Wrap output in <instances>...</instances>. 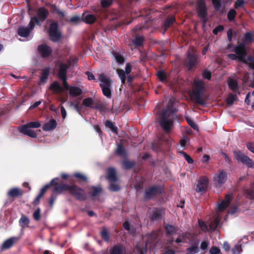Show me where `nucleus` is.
Here are the masks:
<instances>
[{
    "mask_svg": "<svg viewBox=\"0 0 254 254\" xmlns=\"http://www.w3.org/2000/svg\"><path fill=\"white\" fill-rule=\"evenodd\" d=\"M110 185L109 187V190L111 191H119L121 188L119 184L116 183V182H109Z\"/></svg>",
    "mask_w": 254,
    "mask_h": 254,
    "instance_id": "obj_40",
    "label": "nucleus"
},
{
    "mask_svg": "<svg viewBox=\"0 0 254 254\" xmlns=\"http://www.w3.org/2000/svg\"><path fill=\"white\" fill-rule=\"evenodd\" d=\"M69 93L70 96L73 97H77L80 95L82 93V90L77 86H70L69 90Z\"/></svg>",
    "mask_w": 254,
    "mask_h": 254,
    "instance_id": "obj_25",
    "label": "nucleus"
},
{
    "mask_svg": "<svg viewBox=\"0 0 254 254\" xmlns=\"http://www.w3.org/2000/svg\"><path fill=\"white\" fill-rule=\"evenodd\" d=\"M70 64L61 63L59 65L58 76L60 79L67 77V72Z\"/></svg>",
    "mask_w": 254,
    "mask_h": 254,
    "instance_id": "obj_20",
    "label": "nucleus"
},
{
    "mask_svg": "<svg viewBox=\"0 0 254 254\" xmlns=\"http://www.w3.org/2000/svg\"><path fill=\"white\" fill-rule=\"evenodd\" d=\"M38 50L43 58H47L52 54V48L46 44H41L39 45Z\"/></svg>",
    "mask_w": 254,
    "mask_h": 254,
    "instance_id": "obj_14",
    "label": "nucleus"
},
{
    "mask_svg": "<svg viewBox=\"0 0 254 254\" xmlns=\"http://www.w3.org/2000/svg\"><path fill=\"white\" fill-rule=\"evenodd\" d=\"M60 194L57 192H52L49 199V205L51 207H53L55 201L57 199L58 196Z\"/></svg>",
    "mask_w": 254,
    "mask_h": 254,
    "instance_id": "obj_47",
    "label": "nucleus"
},
{
    "mask_svg": "<svg viewBox=\"0 0 254 254\" xmlns=\"http://www.w3.org/2000/svg\"><path fill=\"white\" fill-rule=\"evenodd\" d=\"M19 240V237H12L6 240L5 241H4L2 246H1V251L10 249L13 246L15 243H17Z\"/></svg>",
    "mask_w": 254,
    "mask_h": 254,
    "instance_id": "obj_16",
    "label": "nucleus"
},
{
    "mask_svg": "<svg viewBox=\"0 0 254 254\" xmlns=\"http://www.w3.org/2000/svg\"><path fill=\"white\" fill-rule=\"evenodd\" d=\"M227 178V173L223 170H219L217 174H216L214 177V181L217 187H221L225 184Z\"/></svg>",
    "mask_w": 254,
    "mask_h": 254,
    "instance_id": "obj_12",
    "label": "nucleus"
},
{
    "mask_svg": "<svg viewBox=\"0 0 254 254\" xmlns=\"http://www.w3.org/2000/svg\"><path fill=\"white\" fill-rule=\"evenodd\" d=\"M109 252V254H127V250L123 244H118L111 247Z\"/></svg>",
    "mask_w": 254,
    "mask_h": 254,
    "instance_id": "obj_17",
    "label": "nucleus"
},
{
    "mask_svg": "<svg viewBox=\"0 0 254 254\" xmlns=\"http://www.w3.org/2000/svg\"><path fill=\"white\" fill-rule=\"evenodd\" d=\"M19 223L22 228L24 229L26 227H28L29 220L26 216L22 215L19 219Z\"/></svg>",
    "mask_w": 254,
    "mask_h": 254,
    "instance_id": "obj_36",
    "label": "nucleus"
},
{
    "mask_svg": "<svg viewBox=\"0 0 254 254\" xmlns=\"http://www.w3.org/2000/svg\"><path fill=\"white\" fill-rule=\"evenodd\" d=\"M175 113V111L170 108L164 111L162 113L159 124L161 127L165 132L168 133L170 132L173 126V121L169 119L167 116L170 117L174 115Z\"/></svg>",
    "mask_w": 254,
    "mask_h": 254,
    "instance_id": "obj_4",
    "label": "nucleus"
},
{
    "mask_svg": "<svg viewBox=\"0 0 254 254\" xmlns=\"http://www.w3.org/2000/svg\"><path fill=\"white\" fill-rule=\"evenodd\" d=\"M116 153L117 155L123 157H126L127 155V151L122 144L118 145Z\"/></svg>",
    "mask_w": 254,
    "mask_h": 254,
    "instance_id": "obj_30",
    "label": "nucleus"
},
{
    "mask_svg": "<svg viewBox=\"0 0 254 254\" xmlns=\"http://www.w3.org/2000/svg\"><path fill=\"white\" fill-rule=\"evenodd\" d=\"M60 79L62 81L63 87L64 90L66 91L69 90L70 86H69L67 82V77L61 78Z\"/></svg>",
    "mask_w": 254,
    "mask_h": 254,
    "instance_id": "obj_60",
    "label": "nucleus"
},
{
    "mask_svg": "<svg viewBox=\"0 0 254 254\" xmlns=\"http://www.w3.org/2000/svg\"><path fill=\"white\" fill-rule=\"evenodd\" d=\"M96 20V16L91 14H86L84 17L83 21L88 24H93Z\"/></svg>",
    "mask_w": 254,
    "mask_h": 254,
    "instance_id": "obj_35",
    "label": "nucleus"
},
{
    "mask_svg": "<svg viewBox=\"0 0 254 254\" xmlns=\"http://www.w3.org/2000/svg\"><path fill=\"white\" fill-rule=\"evenodd\" d=\"M49 68L47 67L42 70L41 76L40 77V81L42 82H45L49 75Z\"/></svg>",
    "mask_w": 254,
    "mask_h": 254,
    "instance_id": "obj_37",
    "label": "nucleus"
},
{
    "mask_svg": "<svg viewBox=\"0 0 254 254\" xmlns=\"http://www.w3.org/2000/svg\"><path fill=\"white\" fill-rule=\"evenodd\" d=\"M186 121L189 126L192 128L193 129H198V127L195 123L190 118H186Z\"/></svg>",
    "mask_w": 254,
    "mask_h": 254,
    "instance_id": "obj_57",
    "label": "nucleus"
},
{
    "mask_svg": "<svg viewBox=\"0 0 254 254\" xmlns=\"http://www.w3.org/2000/svg\"><path fill=\"white\" fill-rule=\"evenodd\" d=\"M98 80L103 94L107 98H111L113 91L112 80L107 77L104 73H101L99 75Z\"/></svg>",
    "mask_w": 254,
    "mask_h": 254,
    "instance_id": "obj_3",
    "label": "nucleus"
},
{
    "mask_svg": "<svg viewBox=\"0 0 254 254\" xmlns=\"http://www.w3.org/2000/svg\"><path fill=\"white\" fill-rule=\"evenodd\" d=\"M89 194L92 197H96L102 192V189L100 187L92 186L90 189Z\"/></svg>",
    "mask_w": 254,
    "mask_h": 254,
    "instance_id": "obj_28",
    "label": "nucleus"
},
{
    "mask_svg": "<svg viewBox=\"0 0 254 254\" xmlns=\"http://www.w3.org/2000/svg\"><path fill=\"white\" fill-rule=\"evenodd\" d=\"M196 11L198 17L204 24L207 22L208 8L205 0H197L196 5Z\"/></svg>",
    "mask_w": 254,
    "mask_h": 254,
    "instance_id": "obj_5",
    "label": "nucleus"
},
{
    "mask_svg": "<svg viewBox=\"0 0 254 254\" xmlns=\"http://www.w3.org/2000/svg\"><path fill=\"white\" fill-rule=\"evenodd\" d=\"M123 167L125 170H128L133 168L136 165V162L134 161H129L125 160L122 162Z\"/></svg>",
    "mask_w": 254,
    "mask_h": 254,
    "instance_id": "obj_34",
    "label": "nucleus"
},
{
    "mask_svg": "<svg viewBox=\"0 0 254 254\" xmlns=\"http://www.w3.org/2000/svg\"><path fill=\"white\" fill-rule=\"evenodd\" d=\"M208 179L206 177H201L198 181L196 188V191L198 192L204 193L208 187Z\"/></svg>",
    "mask_w": 254,
    "mask_h": 254,
    "instance_id": "obj_13",
    "label": "nucleus"
},
{
    "mask_svg": "<svg viewBox=\"0 0 254 254\" xmlns=\"http://www.w3.org/2000/svg\"><path fill=\"white\" fill-rule=\"evenodd\" d=\"M156 75L161 82L164 81L167 78L166 74L163 70L158 71L156 73Z\"/></svg>",
    "mask_w": 254,
    "mask_h": 254,
    "instance_id": "obj_49",
    "label": "nucleus"
},
{
    "mask_svg": "<svg viewBox=\"0 0 254 254\" xmlns=\"http://www.w3.org/2000/svg\"><path fill=\"white\" fill-rule=\"evenodd\" d=\"M165 229L167 235H172L176 231L175 227L173 225L170 224L166 225L165 226Z\"/></svg>",
    "mask_w": 254,
    "mask_h": 254,
    "instance_id": "obj_43",
    "label": "nucleus"
},
{
    "mask_svg": "<svg viewBox=\"0 0 254 254\" xmlns=\"http://www.w3.org/2000/svg\"><path fill=\"white\" fill-rule=\"evenodd\" d=\"M31 32L27 27L20 26L17 29V34L22 37H27Z\"/></svg>",
    "mask_w": 254,
    "mask_h": 254,
    "instance_id": "obj_24",
    "label": "nucleus"
},
{
    "mask_svg": "<svg viewBox=\"0 0 254 254\" xmlns=\"http://www.w3.org/2000/svg\"><path fill=\"white\" fill-rule=\"evenodd\" d=\"M244 40L247 42L252 43L253 41L252 34L250 32H246L244 35Z\"/></svg>",
    "mask_w": 254,
    "mask_h": 254,
    "instance_id": "obj_54",
    "label": "nucleus"
},
{
    "mask_svg": "<svg viewBox=\"0 0 254 254\" xmlns=\"http://www.w3.org/2000/svg\"><path fill=\"white\" fill-rule=\"evenodd\" d=\"M33 218L36 221H39L41 218V209L38 207L33 214Z\"/></svg>",
    "mask_w": 254,
    "mask_h": 254,
    "instance_id": "obj_53",
    "label": "nucleus"
},
{
    "mask_svg": "<svg viewBox=\"0 0 254 254\" xmlns=\"http://www.w3.org/2000/svg\"><path fill=\"white\" fill-rule=\"evenodd\" d=\"M50 89L55 92L60 93L64 91V88L60 85L59 83L56 81L51 84Z\"/></svg>",
    "mask_w": 254,
    "mask_h": 254,
    "instance_id": "obj_29",
    "label": "nucleus"
},
{
    "mask_svg": "<svg viewBox=\"0 0 254 254\" xmlns=\"http://www.w3.org/2000/svg\"><path fill=\"white\" fill-rule=\"evenodd\" d=\"M163 188L159 185H153L145 190L144 198L150 200L163 193Z\"/></svg>",
    "mask_w": 254,
    "mask_h": 254,
    "instance_id": "obj_8",
    "label": "nucleus"
},
{
    "mask_svg": "<svg viewBox=\"0 0 254 254\" xmlns=\"http://www.w3.org/2000/svg\"><path fill=\"white\" fill-rule=\"evenodd\" d=\"M107 179L109 182H117L118 178L116 171L114 168H109L107 170Z\"/></svg>",
    "mask_w": 254,
    "mask_h": 254,
    "instance_id": "obj_23",
    "label": "nucleus"
},
{
    "mask_svg": "<svg viewBox=\"0 0 254 254\" xmlns=\"http://www.w3.org/2000/svg\"><path fill=\"white\" fill-rule=\"evenodd\" d=\"M241 251H242V249H241V246H240L239 245H236L232 249V252L234 254H240Z\"/></svg>",
    "mask_w": 254,
    "mask_h": 254,
    "instance_id": "obj_63",
    "label": "nucleus"
},
{
    "mask_svg": "<svg viewBox=\"0 0 254 254\" xmlns=\"http://www.w3.org/2000/svg\"><path fill=\"white\" fill-rule=\"evenodd\" d=\"M113 2V0H101V4L103 7L106 8L110 6Z\"/></svg>",
    "mask_w": 254,
    "mask_h": 254,
    "instance_id": "obj_59",
    "label": "nucleus"
},
{
    "mask_svg": "<svg viewBox=\"0 0 254 254\" xmlns=\"http://www.w3.org/2000/svg\"><path fill=\"white\" fill-rule=\"evenodd\" d=\"M227 84L229 89L234 92L240 93L239 91V87L237 79H233L231 77H228L227 79Z\"/></svg>",
    "mask_w": 254,
    "mask_h": 254,
    "instance_id": "obj_19",
    "label": "nucleus"
},
{
    "mask_svg": "<svg viewBox=\"0 0 254 254\" xmlns=\"http://www.w3.org/2000/svg\"><path fill=\"white\" fill-rule=\"evenodd\" d=\"M164 215V212L160 208H154L150 213L149 218L151 221H160Z\"/></svg>",
    "mask_w": 254,
    "mask_h": 254,
    "instance_id": "obj_15",
    "label": "nucleus"
},
{
    "mask_svg": "<svg viewBox=\"0 0 254 254\" xmlns=\"http://www.w3.org/2000/svg\"><path fill=\"white\" fill-rule=\"evenodd\" d=\"M199 252V249L198 247V242H196L194 244L186 249L187 254H197Z\"/></svg>",
    "mask_w": 254,
    "mask_h": 254,
    "instance_id": "obj_27",
    "label": "nucleus"
},
{
    "mask_svg": "<svg viewBox=\"0 0 254 254\" xmlns=\"http://www.w3.org/2000/svg\"><path fill=\"white\" fill-rule=\"evenodd\" d=\"M94 103L93 99L91 97L85 98L82 101L83 105L87 107L92 108V105Z\"/></svg>",
    "mask_w": 254,
    "mask_h": 254,
    "instance_id": "obj_44",
    "label": "nucleus"
},
{
    "mask_svg": "<svg viewBox=\"0 0 254 254\" xmlns=\"http://www.w3.org/2000/svg\"><path fill=\"white\" fill-rule=\"evenodd\" d=\"M195 88L190 95V99L195 103L204 106L206 104L207 98L203 97V91L204 89V83L200 79L194 81Z\"/></svg>",
    "mask_w": 254,
    "mask_h": 254,
    "instance_id": "obj_2",
    "label": "nucleus"
},
{
    "mask_svg": "<svg viewBox=\"0 0 254 254\" xmlns=\"http://www.w3.org/2000/svg\"><path fill=\"white\" fill-rule=\"evenodd\" d=\"M73 177L75 178L78 182H86L87 181V178L85 175L78 172L74 173Z\"/></svg>",
    "mask_w": 254,
    "mask_h": 254,
    "instance_id": "obj_39",
    "label": "nucleus"
},
{
    "mask_svg": "<svg viewBox=\"0 0 254 254\" xmlns=\"http://www.w3.org/2000/svg\"><path fill=\"white\" fill-rule=\"evenodd\" d=\"M180 153L183 155L185 160L188 162L189 164H192L193 163V159L190 157V156L189 155H188L185 152L182 151L180 152Z\"/></svg>",
    "mask_w": 254,
    "mask_h": 254,
    "instance_id": "obj_56",
    "label": "nucleus"
},
{
    "mask_svg": "<svg viewBox=\"0 0 254 254\" xmlns=\"http://www.w3.org/2000/svg\"><path fill=\"white\" fill-rule=\"evenodd\" d=\"M116 60L117 62L120 64H122L124 63L125 62V59L124 57L121 55V54H119V53H115L114 54Z\"/></svg>",
    "mask_w": 254,
    "mask_h": 254,
    "instance_id": "obj_52",
    "label": "nucleus"
},
{
    "mask_svg": "<svg viewBox=\"0 0 254 254\" xmlns=\"http://www.w3.org/2000/svg\"><path fill=\"white\" fill-rule=\"evenodd\" d=\"M117 73L123 84H125L126 80V73L123 69H118Z\"/></svg>",
    "mask_w": 254,
    "mask_h": 254,
    "instance_id": "obj_41",
    "label": "nucleus"
},
{
    "mask_svg": "<svg viewBox=\"0 0 254 254\" xmlns=\"http://www.w3.org/2000/svg\"><path fill=\"white\" fill-rule=\"evenodd\" d=\"M224 30V27L222 25H218L213 30V33L217 35L218 32H222Z\"/></svg>",
    "mask_w": 254,
    "mask_h": 254,
    "instance_id": "obj_62",
    "label": "nucleus"
},
{
    "mask_svg": "<svg viewBox=\"0 0 254 254\" xmlns=\"http://www.w3.org/2000/svg\"><path fill=\"white\" fill-rule=\"evenodd\" d=\"M58 178L53 179L49 184L51 186H55L52 189L53 192H57L58 194H63L64 191H68L69 193L79 201H84L86 198L85 191L83 189L76 185H68L66 184H59Z\"/></svg>",
    "mask_w": 254,
    "mask_h": 254,
    "instance_id": "obj_1",
    "label": "nucleus"
},
{
    "mask_svg": "<svg viewBox=\"0 0 254 254\" xmlns=\"http://www.w3.org/2000/svg\"><path fill=\"white\" fill-rule=\"evenodd\" d=\"M203 78L210 80L211 78V73L208 70H205L202 73Z\"/></svg>",
    "mask_w": 254,
    "mask_h": 254,
    "instance_id": "obj_61",
    "label": "nucleus"
},
{
    "mask_svg": "<svg viewBox=\"0 0 254 254\" xmlns=\"http://www.w3.org/2000/svg\"><path fill=\"white\" fill-rule=\"evenodd\" d=\"M237 14V12L234 9H231L227 13V18L230 21H233Z\"/></svg>",
    "mask_w": 254,
    "mask_h": 254,
    "instance_id": "obj_45",
    "label": "nucleus"
},
{
    "mask_svg": "<svg viewBox=\"0 0 254 254\" xmlns=\"http://www.w3.org/2000/svg\"><path fill=\"white\" fill-rule=\"evenodd\" d=\"M230 204L226 202V201L222 200L220 203L218 204V209L219 211L222 212L224 211Z\"/></svg>",
    "mask_w": 254,
    "mask_h": 254,
    "instance_id": "obj_48",
    "label": "nucleus"
},
{
    "mask_svg": "<svg viewBox=\"0 0 254 254\" xmlns=\"http://www.w3.org/2000/svg\"><path fill=\"white\" fill-rule=\"evenodd\" d=\"M29 128H38L41 126V124L39 122H31L24 125Z\"/></svg>",
    "mask_w": 254,
    "mask_h": 254,
    "instance_id": "obj_50",
    "label": "nucleus"
},
{
    "mask_svg": "<svg viewBox=\"0 0 254 254\" xmlns=\"http://www.w3.org/2000/svg\"><path fill=\"white\" fill-rule=\"evenodd\" d=\"M197 55L194 53L189 52L185 61V66L188 70H190L194 67L197 64Z\"/></svg>",
    "mask_w": 254,
    "mask_h": 254,
    "instance_id": "obj_11",
    "label": "nucleus"
},
{
    "mask_svg": "<svg viewBox=\"0 0 254 254\" xmlns=\"http://www.w3.org/2000/svg\"><path fill=\"white\" fill-rule=\"evenodd\" d=\"M220 218L219 216H216L213 221H212L209 225V228L212 231H215L217 226H218L220 222Z\"/></svg>",
    "mask_w": 254,
    "mask_h": 254,
    "instance_id": "obj_38",
    "label": "nucleus"
},
{
    "mask_svg": "<svg viewBox=\"0 0 254 254\" xmlns=\"http://www.w3.org/2000/svg\"><path fill=\"white\" fill-rule=\"evenodd\" d=\"M64 20L71 23H78L80 21L81 19L80 16L75 15L71 17L70 19H64Z\"/></svg>",
    "mask_w": 254,
    "mask_h": 254,
    "instance_id": "obj_51",
    "label": "nucleus"
},
{
    "mask_svg": "<svg viewBox=\"0 0 254 254\" xmlns=\"http://www.w3.org/2000/svg\"><path fill=\"white\" fill-rule=\"evenodd\" d=\"M144 40V37L143 36L136 35L132 39V42L136 47H140L143 46Z\"/></svg>",
    "mask_w": 254,
    "mask_h": 254,
    "instance_id": "obj_26",
    "label": "nucleus"
},
{
    "mask_svg": "<svg viewBox=\"0 0 254 254\" xmlns=\"http://www.w3.org/2000/svg\"><path fill=\"white\" fill-rule=\"evenodd\" d=\"M20 132L33 138H36L37 136V133L34 130H31L29 127L24 125L21 127Z\"/></svg>",
    "mask_w": 254,
    "mask_h": 254,
    "instance_id": "obj_22",
    "label": "nucleus"
},
{
    "mask_svg": "<svg viewBox=\"0 0 254 254\" xmlns=\"http://www.w3.org/2000/svg\"><path fill=\"white\" fill-rule=\"evenodd\" d=\"M237 96L236 95L231 94L227 99V103L228 105H232L234 102L236 100Z\"/></svg>",
    "mask_w": 254,
    "mask_h": 254,
    "instance_id": "obj_55",
    "label": "nucleus"
},
{
    "mask_svg": "<svg viewBox=\"0 0 254 254\" xmlns=\"http://www.w3.org/2000/svg\"><path fill=\"white\" fill-rule=\"evenodd\" d=\"M105 125L107 127L109 128L115 134H118V127L115 126L114 123L109 120H106Z\"/></svg>",
    "mask_w": 254,
    "mask_h": 254,
    "instance_id": "obj_32",
    "label": "nucleus"
},
{
    "mask_svg": "<svg viewBox=\"0 0 254 254\" xmlns=\"http://www.w3.org/2000/svg\"><path fill=\"white\" fill-rule=\"evenodd\" d=\"M37 16L32 17V19L34 20L37 24L40 22L44 21L49 15V12L47 9L44 7H39L37 11Z\"/></svg>",
    "mask_w": 254,
    "mask_h": 254,
    "instance_id": "obj_10",
    "label": "nucleus"
},
{
    "mask_svg": "<svg viewBox=\"0 0 254 254\" xmlns=\"http://www.w3.org/2000/svg\"><path fill=\"white\" fill-rule=\"evenodd\" d=\"M51 12H56L61 16V18H64L65 14L64 11L60 10V9L55 4H51L50 5Z\"/></svg>",
    "mask_w": 254,
    "mask_h": 254,
    "instance_id": "obj_33",
    "label": "nucleus"
},
{
    "mask_svg": "<svg viewBox=\"0 0 254 254\" xmlns=\"http://www.w3.org/2000/svg\"><path fill=\"white\" fill-rule=\"evenodd\" d=\"M234 158L248 168H254V161L243 153L241 150L234 152Z\"/></svg>",
    "mask_w": 254,
    "mask_h": 254,
    "instance_id": "obj_7",
    "label": "nucleus"
},
{
    "mask_svg": "<svg viewBox=\"0 0 254 254\" xmlns=\"http://www.w3.org/2000/svg\"><path fill=\"white\" fill-rule=\"evenodd\" d=\"M101 238L106 242H108L110 239V236L108 230L106 228H103L100 232Z\"/></svg>",
    "mask_w": 254,
    "mask_h": 254,
    "instance_id": "obj_42",
    "label": "nucleus"
},
{
    "mask_svg": "<svg viewBox=\"0 0 254 254\" xmlns=\"http://www.w3.org/2000/svg\"><path fill=\"white\" fill-rule=\"evenodd\" d=\"M57 123L55 119H51L49 122L46 123L43 126V129L44 131H51L57 127Z\"/></svg>",
    "mask_w": 254,
    "mask_h": 254,
    "instance_id": "obj_21",
    "label": "nucleus"
},
{
    "mask_svg": "<svg viewBox=\"0 0 254 254\" xmlns=\"http://www.w3.org/2000/svg\"><path fill=\"white\" fill-rule=\"evenodd\" d=\"M209 252L211 254H219L220 253V250L217 247L213 246Z\"/></svg>",
    "mask_w": 254,
    "mask_h": 254,
    "instance_id": "obj_64",
    "label": "nucleus"
},
{
    "mask_svg": "<svg viewBox=\"0 0 254 254\" xmlns=\"http://www.w3.org/2000/svg\"><path fill=\"white\" fill-rule=\"evenodd\" d=\"M234 52L238 56V61L243 63H248L246 61V56L247 54L246 45L244 43H241L237 46Z\"/></svg>",
    "mask_w": 254,
    "mask_h": 254,
    "instance_id": "obj_9",
    "label": "nucleus"
},
{
    "mask_svg": "<svg viewBox=\"0 0 254 254\" xmlns=\"http://www.w3.org/2000/svg\"><path fill=\"white\" fill-rule=\"evenodd\" d=\"M175 21L176 19L174 16H171L166 18L163 24V27L165 29V30H167L172 25L175 23Z\"/></svg>",
    "mask_w": 254,
    "mask_h": 254,
    "instance_id": "obj_31",
    "label": "nucleus"
},
{
    "mask_svg": "<svg viewBox=\"0 0 254 254\" xmlns=\"http://www.w3.org/2000/svg\"><path fill=\"white\" fill-rule=\"evenodd\" d=\"M211 1L215 10L216 11L220 10L222 6L221 0H211Z\"/></svg>",
    "mask_w": 254,
    "mask_h": 254,
    "instance_id": "obj_46",
    "label": "nucleus"
},
{
    "mask_svg": "<svg viewBox=\"0 0 254 254\" xmlns=\"http://www.w3.org/2000/svg\"><path fill=\"white\" fill-rule=\"evenodd\" d=\"M48 33L50 40L53 42H57L62 39V33L59 30L57 22H53L50 24Z\"/></svg>",
    "mask_w": 254,
    "mask_h": 254,
    "instance_id": "obj_6",
    "label": "nucleus"
},
{
    "mask_svg": "<svg viewBox=\"0 0 254 254\" xmlns=\"http://www.w3.org/2000/svg\"><path fill=\"white\" fill-rule=\"evenodd\" d=\"M198 222L199 226L202 231L204 232L208 231V227L205 222L200 220H198Z\"/></svg>",
    "mask_w": 254,
    "mask_h": 254,
    "instance_id": "obj_58",
    "label": "nucleus"
},
{
    "mask_svg": "<svg viewBox=\"0 0 254 254\" xmlns=\"http://www.w3.org/2000/svg\"><path fill=\"white\" fill-rule=\"evenodd\" d=\"M23 194L24 191L18 188H11L7 193V196L13 199L20 197L22 196Z\"/></svg>",
    "mask_w": 254,
    "mask_h": 254,
    "instance_id": "obj_18",
    "label": "nucleus"
}]
</instances>
